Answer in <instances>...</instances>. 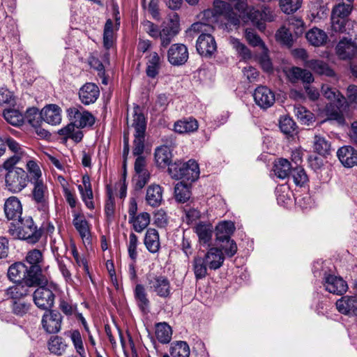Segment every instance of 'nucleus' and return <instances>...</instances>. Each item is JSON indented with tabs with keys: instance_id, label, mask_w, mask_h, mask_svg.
<instances>
[{
	"instance_id": "obj_34",
	"label": "nucleus",
	"mask_w": 357,
	"mask_h": 357,
	"mask_svg": "<svg viewBox=\"0 0 357 357\" xmlns=\"http://www.w3.org/2000/svg\"><path fill=\"white\" fill-rule=\"evenodd\" d=\"M144 245L151 253H156L160 249L159 234L153 228L147 229L144 236Z\"/></svg>"
},
{
	"instance_id": "obj_5",
	"label": "nucleus",
	"mask_w": 357,
	"mask_h": 357,
	"mask_svg": "<svg viewBox=\"0 0 357 357\" xmlns=\"http://www.w3.org/2000/svg\"><path fill=\"white\" fill-rule=\"evenodd\" d=\"M180 31V20L177 14L174 13L169 19L166 24H162L160 30L158 38L160 40V47L166 48Z\"/></svg>"
},
{
	"instance_id": "obj_43",
	"label": "nucleus",
	"mask_w": 357,
	"mask_h": 357,
	"mask_svg": "<svg viewBox=\"0 0 357 357\" xmlns=\"http://www.w3.org/2000/svg\"><path fill=\"white\" fill-rule=\"evenodd\" d=\"M291 169V164L287 159L280 158L274 164L273 171L280 178L284 179L288 177Z\"/></svg>"
},
{
	"instance_id": "obj_63",
	"label": "nucleus",
	"mask_w": 357,
	"mask_h": 357,
	"mask_svg": "<svg viewBox=\"0 0 357 357\" xmlns=\"http://www.w3.org/2000/svg\"><path fill=\"white\" fill-rule=\"evenodd\" d=\"M301 3L302 0H280L281 10L287 14L296 12L301 8Z\"/></svg>"
},
{
	"instance_id": "obj_40",
	"label": "nucleus",
	"mask_w": 357,
	"mask_h": 357,
	"mask_svg": "<svg viewBox=\"0 0 357 357\" xmlns=\"http://www.w3.org/2000/svg\"><path fill=\"white\" fill-rule=\"evenodd\" d=\"M346 102H342L341 105L338 103H330L326 107V114L328 120L336 121L339 124H343L344 119L340 108Z\"/></svg>"
},
{
	"instance_id": "obj_55",
	"label": "nucleus",
	"mask_w": 357,
	"mask_h": 357,
	"mask_svg": "<svg viewBox=\"0 0 357 357\" xmlns=\"http://www.w3.org/2000/svg\"><path fill=\"white\" fill-rule=\"evenodd\" d=\"M114 30H113V22L109 19L107 20L103 33V44L104 47L109 50L110 49L114 43Z\"/></svg>"
},
{
	"instance_id": "obj_9",
	"label": "nucleus",
	"mask_w": 357,
	"mask_h": 357,
	"mask_svg": "<svg viewBox=\"0 0 357 357\" xmlns=\"http://www.w3.org/2000/svg\"><path fill=\"white\" fill-rule=\"evenodd\" d=\"M67 114L70 121H72L79 129L92 126L95 121L93 115L83 109L82 107L79 108L75 107L68 108Z\"/></svg>"
},
{
	"instance_id": "obj_20",
	"label": "nucleus",
	"mask_w": 357,
	"mask_h": 357,
	"mask_svg": "<svg viewBox=\"0 0 357 357\" xmlns=\"http://www.w3.org/2000/svg\"><path fill=\"white\" fill-rule=\"evenodd\" d=\"M337 155L345 167H353L357 165V151L351 146H344L338 149Z\"/></svg>"
},
{
	"instance_id": "obj_32",
	"label": "nucleus",
	"mask_w": 357,
	"mask_h": 357,
	"mask_svg": "<svg viewBox=\"0 0 357 357\" xmlns=\"http://www.w3.org/2000/svg\"><path fill=\"white\" fill-rule=\"evenodd\" d=\"M150 221L151 215L147 212H142L131 218H128V223L137 233L142 232L149 226Z\"/></svg>"
},
{
	"instance_id": "obj_59",
	"label": "nucleus",
	"mask_w": 357,
	"mask_h": 357,
	"mask_svg": "<svg viewBox=\"0 0 357 357\" xmlns=\"http://www.w3.org/2000/svg\"><path fill=\"white\" fill-rule=\"evenodd\" d=\"M77 188L80 193L82 200L84 203L86 207L89 210L94 209L95 205L93 202L92 188L83 189V187L77 186Z\"/></svg>"
},
{
	"instance_id": "obj_31",
	"label": "nucleus",
	"mask_w": 357,
	"mask_h": 357,
	"mask_svg": "<svg viewBox=\"0 0 357 357\" xmlns=\"http://www.w3.org/2000/svg\"><path fill=\"white\" fill-rule=\"evenodd\" d=\"M354 26V22L351 20L331 15V28L335 32L350 33Z\"/></svg>"
},
{
	"instance_id": "obj_54",
	"label": "nucleus",
	"mask_w": 357,
	"mask_h": 357,
	"mask_svg": "<svg viewBox=\"0 0 357 357\" xmlns=\"http://www.w3.org/2000/svg\"><path fill=\"white\" fill-rule=\"evenodd\" d=\"M3 117L10 124L19 126L24 122L23 115L16 109H9L3 112Z\"/></svg>"
},
{
	"instance_id": "obj_2",
	"label": "nucleus",
	"mask_w": 357,
	"mask_h": 357,
	"mask_svg": "<svg viewBox=\"0 0 357 357\" xmlns=\"http://www.w3.org/2000/svg\"><path fill=\"white\" fill-rule=\"evenodd\" d=\"M170 176L175 179H184L188 181H195L199 176V167L195 160L188 162L176 161L168 167Z\"/></svg>"
},
{
	"instance_id": "obj_28",
	"label": "nucleus",
	"mask_w": 357,
	"mask_h": 357,
	"mask_svg": "<svg viewBox=\"0 0 357 357\" xmlns=\"http://www.w3.org/2000/svg\"><path fill=\"white\" fill-rule=\"evenodd\" d=\"M132 127L135 129L134 136H145L146 122L138 106L134 107Z\"/></svg>"
},
{
	"instance_id": "obj_33",
	"label": "nucleus",
	"mask_w": 357,
	"mask_h": 357,
	"mask_svg": "<svg viewBox=\"0 0 357 357\" xmlns=\"http://www.w3.org/2000/svg\"><path fill=\"white\" fill-rule=\"evenodd\" d=\"M146 75L149 77L155 78L160 68V57L157 52H152L146 56Z\"/></svg>"
},
{
	"instance_id": "obj_19",
	"label": "nucleus",
	"mask_w": 357,
	"mask_h": 357,
	"mask_svg": "<svg viewBox=\"0 0 357 357\" xmlns=\"http://www.w3.org/2000/svg\"><path fill=\"white\" fill-rule=\"evenodd\" d=\"M231 13L232 8L230 4L223 1L215 0L213 2V9L206 10L204 13V15L206 17L211 15L213 19L211 21L213 22L217 20V17L219 15H223L225 17L230 19Z\"/></svg>"
},
{
	"instance_id": "obj_41",
	"label": "nucleus",
	"mask_w": 357,
	"mask_h": 357,
	"mask_svg": "<svg viewBox=\"0 0 357 357\" xmlns=\"http://www.w3.org/2000/svg\"><path fill=\"white\" fill-rule=\"evenodd\" d=\"M65 340L59 336L52 337L48 342V349L52 354L57 356L62 355L67 349Z\"/></svg>"
},
{
	"instance_id": "obj_8",
	"label": "nucleus",
	"mask_w": 357,
	"mask_h": 357,
	"mask_svg": "<svg viewBox=\"0 0 357 357\" xmlns=\"http://www.w3.org/2000/svg\"><path fill=\"white\" fill-rule=\"evenodd\" d=\"M17 222L20 223V226L18 227L19 238L26 240L31 243H35L39 240L41 233L37 229L31 217L21 218V220Z\"/></svg>"
},
{
	"instance_id": "obj_37",
	"label": "nucleus",
	"mask_w": 357,
	"mask_h": 357,
	"mask_svg": "<svg viewBox=\"0 0 357 357\" xmlns=\"http://www.w3.org/2000/svg\"><path fill=\"white\" fill-rule=\"evenodd\" d=\"M155 336L160 343H169L171 341L172 336V330L171 326L165 322L156 324Z\"/></svg>"
},
{
	"instance_id": "obj_24",
	"label": "nucleus",
	"mask_w": 357,
	"mask_h": 357,
	"mask_svg": "<svg viewBox=\"0 0 357 357\" xmlns=\"http://www.w3.org/2000/svg\"><path fill=\"white\" fill-rule=\"evenodd\" d=\"M208 267L212 270L220 268L224 262L225 256L218 248H211L203 257Z\"/></svg>"
},
{
	"instance_id": "obj_17",
	"label": "nucleus",
	"mask_w": 357,
	"mask_h": 357,
	"mask_svg": "<svg viewBox=\"0 0 357 357\" xmlns=\"http://www.w3.org/2000/svg\"><path fill=\"white\" fill-rule=\"evenodd\" d=\"M29 275V268L22 262H15L10 266L8 270V278L14 282H22L23 280L26 284L31 286L28 284L27 280Z\"/></svg>"
},
{
	"instance_id": "obj_1",
	"label": "nucleus",
	"mask_w": 357,
	"mask_h": 357,
	"mask_svg": "<svg viewBox=\"0 0 357 357\" xmlns=\"http://www.w3.org/2000/svg\"><path fill=\"white\" fill-rule=\"evenodd\" d=\"M20 160V156L13 155L0 166V172L3 170L6 171L4 174L6 188L13 193L21 192L28 184L26 172L22 168L15 167Z\"/></svg>"
},
{
	"instance_id": "obj_12",
	"label": "nucleus",
	"mask_w": 357,
	"mask_h": 357,
	"mask_svg": "<svg viewBox=\"0 0 357 357\" xmlns=\"http://www.w3.org/2000/svg\"><path fill=\"white\" fill-rule=\"evenodd\" d=\"M196 49L198 53L211 57L217 50L216 42L210 33H202L197 40Z\"/></svg>"
},
{
	"instance_id": "obj_49",
	"label": "nucleus",
	"mask_w": 357,
	"mask_h": 357,
	"mask_svg": "<svg viewBox=\"0 0 357 357\" xmlns=\"http://www.w3.org/2000/svg\"><path fill=\"white\" fill-rule=\"evenodd\" d=\"M313 148L317 153L321 155H326L331 153V143L320 135L314 136Z\"/></svg>"
},
{
	"instance_id": "obj_51",
	"label": "nucleus",
	"mask_w": 357,
	"mask_h": 357,
	"mask_svg": "<svg viewBox=\"0 0 357 357\" xmlns=\"http://www.w3.org/2000/svg\"><path fill=\"white\" fill-rule=\"evenodd\" d=\"M207 264L203 257H195L193 261V270L197 280L202 279L207 275Z\"/></svg>"
},
{
	"instance_id": "obj_18",
	"label": "nucleus",
	"mask_w": 357,
	"mask_h": 357,
	"mask_svg": "<svg viewBox=\"0 0 357 357\" xmlns=\"http://www.w3.org/2000/svg\"><path fill=\"white\" fill-rule=\"evenodd\" d=\"M324 286L328 291L337 295L344 294L348 289L347 282L341 277L334 275L326 276Z\"/></svg>"
},
{
	"instance_id": "obj_45",
	"label": "nucleus",
	"mask_w": 357,
	"mask_h": 357,
	"mask_svg": "<svg viewBox=\"0 0 357 357\" xmlns=\"http://www.w3.org/2000/svg\"><path fill=\"white\" fill-rule=\"evenodd\" d=\"M307 66L312 69L314 73L319 75H325L328 77H332L335 74L333 70L322 61L310 60L307 61Z\"/></svg>"
},
{
	"instance_id": "obj_38",
	"label": "nucleus",
	"mask_w": 357,
	"mask_h": 357,
	"mask_svg": "<svg viewBox=\"0 0 357 357\" xmlns=\"http://www.w3.org/2000/svg\"><path fill=\"white\" fill-rule=\"evenodd\" d=\"M59 135L65 138H70L76 142H79L83 137V133L77 126L70 121L66 126L60 129L58 132Z\"/></svg>"
},
{
	"instance_id": "obj_25",
	"label": "nucleus",
	"mask_w": 357,
	"mask_h": 357,
	"mask_svg": "<svg viewBox=\"0 0 357 357\" xmlns=\"http://www.w3.org/2000/svg\"><path fill=\"white\" fill-rule=\"evenodd\" d=\"M32 286L26 284L24 282H18L17 284L10 287L6 289V295L8 298L15 301H22L30 294L29 288Z\"/></svg>"
},
{
	"instance_id": "obj_50",
	"label": "nucleus",
	"mask_w": 357,
	"mask_h": 357,
	"mask_svg": "<svg viewBox=\"0 0 357 357\" xmlns=\"http://www.w3.org/2000/svg\"><path fill=\"white\" fill-rule=\"evenodd\" d=\"M70 338L76 352L82 357L86 356V351L80 332L78 330H73L69 332Z\"/></svg>"
},
{
	"instance_id": "obj_42",
	"label": "nucleus",
	"mask_w": 357,
	"mask_h": 357,
	"mask_svg": "<svg viewBox=\"0 0 357 357\" xmlns=\"http://www.w3.org/2000/svg\"><path fill=\"white\" fill-rule=\"evenodd\" d=\"M104 210L107 221L109 222L113 221L115 213V202L112 189L109 186L107 187V199Z\"/></svg>"
},
{
	"instance_id": "obj_56",
	"label": "nucleus",
	"mask_w": 357,
	"mask_h": 357,
	"mask_svg": "<svg viewBox=\"0 0 357 357\" xmlns=\"http://www.w3.org/2000/svg\"><path fill=\"white\" fill-rule=\"evenodd\" d=\"M31 304L24 300L12 301L11 309L14 314L18 317L26 315L30 310Z\"/></svg>"
},
{
	"instance_id": "obj_39",
	"label": "nucleus",
	"mask_w": 357,
	"mask_h": 357,
	"mask_svg": "<svg viewBox=\"0 0 357 357\" xmlns=\"http://www.w3.org/2000/svg\"><path fill=\"white\" fill-rule=\"evenodd\" d=\"M169 353L172 357H189L190 347L185 341H175L170 345Z\"/></svg>"
},
{
	"instance_id": "obj_11",
	"label": "nucleus",
	"mask_w": 357,
	"mask_h": 357,
	"mask_svg": "<svg viewBox=\"0 0 357 357\" xmlns=\"http://www.w3.org/2000/svg\"><path fill=\"white\" fill-rule=\"evenodd\" d=\"M253 98L255 103L264 109L273 106L275 101L274 92L264 86H259L255 90Z\"/></svg>"
},
{
	"instance_id": "obj_61",
	"label": "nucleus",
	"mask_w": 357,
	"mask_h": 357,
	"mask_svg": "<svg viewBox=\"0 0 357 357\" xmlns=\"http://www.w3.org/2000/svg\"><path fill=\"white\" fill-rule=\"evenodd\" d=\"M291 176L294 183L298 186H303L308 181V176L301 167H297L291 170Z\"/></svg>"
},
{
	"instance_id": "obj_58",
	"label": "nucleus",
	"mask_w": 357,
	"mask_h": 357,
	"mask_svg": "<svg viewBox=\"0 0 357 357\" xmlns=\"http://www.w3.org/2000/svg\"><path fill=\"white\" fill-rule=\"evenodd\" d=\"M278 41L281 43L282 45L290 47L293 45V36L289 29L285 26L281 27L275 35Z\"/></svg>"
},
{
	"instance_id": "obj_16",
	"label": "nucleus",
	"mask_w": 357,
	"mask_h": 357,
	"mask_svg": "<svg viewBox=\"0 0 357 357\" xmlns=\"http://www.w3.org/2000/svg\"><path fill=\"white\" fill-rule=\"evenodd\" d=\"M100 96L98 86L92 82H87L79 90V98L82 104L89 105L94 103Z\"/></svg>"
},
{
	"instance_id": "obj_7",
	"label": "nucleus",
	"mask_w": 357,
	"mask_h": 357,
	"mask_svg": "<svg viewBox=\"0 0 357 357\" xmlns=\"http://www.w3.org/2000/svg\"><path fill=\"white\" fill-rule=\"evenodd\" d=\"M33 185L31 191L32 199L38 210L46 213L49 208V191L44 180L31 183Z\"/></svg>"
},
{
	"instance_id": "obj_23",
	"label": "nucleus",
	"mask_w": 357,
	"mask_h": 357,
	"mask_svg": "<svg viewBox=\"0 0 357 357\" xmlns=\"http://www.w3.org/2000/svg\"><path fill=\"white\" fill-rule=\"evenodd\" d=\"M336 53L341 59H348L357 54V45L351 39L344 38L336 46Z\"/></svg>"
},
{
	"instance_id": "obj_6",
	"label": "nucleus",
	"mask_w": 357,
	"mask_h": 357,
	"mask_svg": "<svg viewBox=\"0 0 357 357\" xmlns=\"http://www.w3.org/2000/svg\"><path fill=\"white\" fill-rule=\"evenodd\" d=\"M73 225L85 245L91 244V225L81 211L73 210Z\"/></svg>"
},
{
	"instance_id": "obj_27",
	"label": "nucleus",
	"mask_w": 357,
	"mask_h": 357,
	"mask_svg": "<svg viewBox=\"0 0 357 357\" xmlns=\"http://www.w3.org/2000/svg\"><path fill=\"white\" fill-rule=\"evenodd\" d=\"M43 121L51 125L61 121V108L56 105H50L42 109Z\"/></svg>"
},
{
	"instance_id": "obj_15",
	"label": "nucleus",
	"mask_w": 357,
	"mask_h": 357,
	"mask_svg": "<svg viewBox=\"0 0 357 357\" xmlns=\"http://www.w3.org/2000/svg\"><path fill=\"white\" fill-rule=\"evenodd\" d=\"M4 213L8 220L20 221L22 214V205L15 196L8 197L4 203Z\"/></svg>"
},
{
	"instance_id": "obj_13",
	"label": "nucleus",
	"mask_w": 357,
	"mask_h": 357,
	"mask_svg": "<svg viewBox=\"0 0 357 357\" xmlns=\"http://www.w3.org/2000/svg\"><path fill=\"white\" fill-rule=\"evenodd\" d=\"M62 316L59 312L54 311L46 312L42 318L43 329L50 334L57 333L61 330Z\"/></svg>"
},
{
	"instance_id": "obj_60",
	"label": "nucleus",
	"mask_w": 357,
	"mask_h": 357,
	"mask_svg": "<svg viewBox=\"0 0 357 357\" xmlns=\"http://www.w3.org/2000/svg\"><path fill=\"white\" fill-rule=\"evenodd\" d=\"M235 8L242 14H246L252 21H254L260 15L259 12L254 8L248 7L245 0H239L235 5Z\"/></svg>"
},
{
	"instance_id": "obj_29",
	"label": "nucleus",
	"mask_w": 357,
	"mask_h": 357,
	"mask_svg": "<svg viewBox=\"0 0 357 357\" xmlns=\"http://www.w3.org/2000/svg\"><path fill=\"white\" fill-rule=\"evenodd\" d=\"M198 127L197 121L192 117L184 118L177 121L174 126L175 132L180 134L194 132L198 129Z\"/></svg>"
},
{
	"instance_id": "obj_35",
	"label": "nucleus",
	"mask_w": 357,
	"mask_h": 357,
	"mask_svg": "<svg viewBox=\"0 0 357 357\" xmlns=\"http://www.w3.org/2000/svg\"><path fill=\"white\" fill-rule=\"evenodd\" d=\"M307 41L313 46L319 47L324 45L328 39L326 33L317 27H314L306 33Z\"/></svg>"
},
{
	"instance_id": "obj_46",
	"label": "nucleus",
	"mask_w": 357,
	"mask_h": 357,
	"mask_svg": "<svg viewBox=\"0 0 357 357\" xmlns=\"http://www.w3.org/2000/svg\"><path fill=\"white\" fill-rule=\"evenodd\" d=\"M26 167L27 169L28 182L30 183L43 180L41 169L38 163L33 160H30L26 162Z\"/></svg>"
},
{
	"instance_id": "obj_47",
	"label": "nucleus",
	"mask_w": 357,
	"mask_h": 357,
	"mask_svg": "<svg viewBox=\"0 0 357 357\" xmlns=\"http://www.w3.org/2000/svg\"><path fill=\"white\" fill-rule=\"evenodd\" d=\"M174 195L178 202H187L191 195L190 185L183 182L178 183L174 188Z\"/></svg>"
},
{
	"instance_id": "obj_48",
	"label": "nucleus",
	"mask_w": 357,
	"mask_h": 357,
	"mask_svg": "<svg viewBox=\"0 0 357 357\" xmlns=\"http://www.w3.org/2000/svg\"><path fill=\"white\" fill-rule=\"evenodd\" d=\"M24 121H26L33 128L40 126L43 121L42 111L40 112L35 107L28 109L24 114Z\"/></svg>"
},
{
	"instance_id": "obj_62",
	"label": "nucleus",
	"mask_w": 357,
	"mask_h": 357,
	"mask_svg": "<svg viewBox=\"0 0 357 357\" xmlns=\"http://www.w3.org/2000/svg\"><path fill=\"white\" fill-rule=\"evenodd\" d=\"M222 244L220 245V249L222 253L227 257H232L237 252V245L236 242L232 239H225L220 241Z\"/></svg>"
},
{
	"instance_id": "obj_26",
	"label": "nucleus",
	"mask_w": 357,
	"mask_h": 357,
	"mask_svg": "<svg viewBox=\"0 0 357 357\" xmlns=\"http://www.w3.org/2000/svg\"><path fill=\"white\" fill-rule=\"evenodd\" d=\"M134 297L140 310L144 314L149 312L150 301L148 298L146 289L142 284H138L135 286L134 289Z\"/></svg>"
},
{
	"instance_id": "obj_4",
	"label": "nucleus",
	"mask_w": 357,
	"mask_h": 357,
	"mask_svg": "<svg viewBox=\"0 0 357 357\" xmlns=\"http://www.w3.org/2000/svg\"><path fill=\"white\" fill-rule=\"evenodd\" d=\"M147 287L151 292L161 298H167L171 294V284L165 275L149 273L146 276Z\"/></svg>"
},
{
	"instance_id": "obj_10",
	"label": "nucleus",
	"mask_w": 357,
	"mask_h": 357,
	"mask_svg": "<svg viewBox=\"0 0 357 357\" xmlns=\"http://www.w3.org/2000/svg\"><path fill=\"white\" fill-rule=\"evenodd\" d=\"M54 294L48 288L40 287L36 289L33 294V300L35 305L40 309L47 310L50 309L54 303Z\"/></svg>"
},
{
	"instance_id": "obj_3",
	"label": "nucleus",
	"mask_w": 357,
	"mask_h": 357,
	"mask_svg": "<svg viewBox=\"0 0 357 357\" xmlns=\"http://www.w3.org/2000/svg\"><path fill=\"white\" fill-rule=\"evenodd\" d=\"M26 261L30 265L29 275L27 280L31 285H38L40 283V275L42 272L43 257L40 250L33 249L27 252Z\"/></svg>"
},
{
	"instance_id": "obj_36",
	"label": "nucleus",
	"mask_w": 357,
	"mask_h": 357,
	"mask_svg": "<svg viewBox=\"0 0 357 357\" xmlns=\"http://www.w3.org/2000/svg\"><path fill=\"white\" fill-rule=\"evenodd\" d=\"M235 230V226L231 221H222L215 227L218 241L231 239L230 236Z\"/></svg>"
},
{
	"instance_id": "obj_14",
	"label": "nucleus",
	"mask_w": 357,
	"mask_h": 357,
	"mask_svg": "<svg viewBox=\"0 0 357 357\" xmlns=\"http://www.w3.org/2000/svg\"><path fill=\"white\" fill-rule=\"evenodd\" d=\"M167 59L173 66H181L188 59V48L183 44H174L167 52Z\"/></svg>"
},
{
	"instance_id": "obj_64",
	"label": "nucleus",
	"mask_w": 357,
	"mask_h": 357,
	"mask_svg": "<svg viewBox=\"0 0 357 357\" xmlns=\"http://www.w3.org/2000/svg\"><path fill=\"white\" fill-rule=\"evenodd\" d=\"M296 123L288 116L282 117L280 120V128L287 135H291L295 130Z\"/></svg>"
},
{
	"instance_id": "obj_30",
	"label": "nucleus",
	"mask_w": 357,
	"mask_h": 357,
	"mask_svg": "<svg viewBox=\"0 0 357 357\" xmlns=\"http://www.w3.org/2000/svg\"><path fill=\"white\" fill-rule=\"evenodd\" d=\"M155 161L158 167H168L172 165V154L171 149L167 146H161L155 150Z\"/></svg>"
},
{
	"instance_id": "obj_53",
	"label": "nucleus",
	"mask_w": 357,
	"mask_h": 357,
	"mask_svg": "<svg viewBox=\"0 0 357 357\" xmlns=\"http://www.w3.org/2000/svg\"><path fill=\"white\" fill-rule=\"evenodd\" d=\"M294 112L297 119L305 125H309L312 121L314 115L305 107L297 105L294 106Z\"/></svg>"
},
{
	"instance_id": "obj_44",
	"label": "nucleus",
	"mask_w": 357,
	"mask_h": 357,
	"mask_svg": "<svg viewBox=\"0 0 357 357\" xmlns=\"http://www.w3.org/2000/svg\"><path fill=\"white\" fill-rule=\"evenodd\" d=\"M195 231L197 234L201 243L206 244L210 242L213 234L211 225L201 222L195 227Z\"/></svg>"
},
{
	"instance_id": "obj_21",
	"label": "nucleus",
	"mask_w": 357,
	"mask_h": 357,
	"mask_svg": "<svg viewBox=\"0 0 357 357\" xmlns=\"http://www.w3.org/2000/svg\"><path fill=\"white\" fill-rule=\"evenodd\" d=\"M162 195L163 190L160 185L157 184L150 185L146 191V204L153 208L160 206L163 200Z\"/></svg>"
},
{
	"instance_id": "obj_52",
	"label": "nucleus",
	"mask_w": 357,
	"mask_h": 357,
	"mask_svg": "<svg viewBox=\"0 0 357 357\" xmlns=\"http://www.w3.org/2000/svg\"><path fill=\"white\" fill-rule=\"evenodd\" d=\"M324 96L331 100V103L342 104V102H346V99L337 90L332 89L327 85H324L322 87Z\"/></svg>"
},
{
	"instance_id": "obj_57",
	"label": "nucleus",
	"mask_w": 357,
	"mask_h": 357,
	"mask_svg": "<svg viewBox=\"0 0 357 357\" xmlns=\"http://www.w3.org/2000/svg\"><path fill=\"white\" fill-rule=\"evenodd\" d=\"M245 36L250 45L254 47H260L262 48L265 53L267 52L268 50L266 47L264 43L253 29H246L245 31Z\"/></svg>"
},
{
	"instance_id": "obj_22",
	"label": "nucleus",
	"mask_w": 357,
	"mask_h": 357,
	"mask_svg": "<svg viewBox=\"0 0 357 357\" xmlns=\"http://www.w3.org/2000/svg\"><path fill=\"white\" fill-rule=\"evenodd\" d=\"M336 308L343 314L357 312V296H344L336 301Z\"/></svg>"
}]
</instances>
